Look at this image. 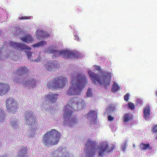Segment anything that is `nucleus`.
Returning a JSON list of instances; mask_svg holds the SVG:
<instances>
[{
	"mask_svg": "<svg viewBox=\"0 0 157 157\" xmlns=\"http://www.w3.org/2000/svg\"><path fill=\"white\" fill-rule=\"evenodd\" d=\"M58 94H48L46 97V100L51 103H54L57 100Z\"/></svg>",
	"mask_w": 157,
	"mask_h": 157,
	"instance_id": "19",
	"label": "nucleus"
},
{
	"mask_svg": "<svg viewBox=\"0 0 157 157\" xmlns=\"http://www.w3.org/2000/svg\"><path fill=\"white\" fill-rule=\"evenodd\" d=\"M76 32V31H75L74 33L75 39L76 40L78 41H80V39L79 38V37L78 36V34H77V33Z\"/></svg>",
	"mask_w": 157,
	"mask_h": 157,
	"instance_id": "36",
	"label": "nucleus"
},
{
	"mask_svg": "<svg viewBox=\"0 0 157 157\" xmlns=\"http://www.w3.org/2000/svg\"><path fill=\"white\" fill-rule=\"evenodd\" d=\"M110 128H112V129L113 130L112 132H114L115 131V130L116 129V128H115L114 127V126L113 125H111L110 126Z\"/></svg>",
	"mask_w": 157,
	"mask_h": 157,
	"instance_id": "44",
	"label": "nucleus"
},
{
	"mask_svg": "<svg viewBox=\"0 0 157 157\" xmlns=\"http://www.w3.org/2000/svg\"><path fill=\"white\" fill-rule=\"evenodd\" d=\"M76 105L78 109L80 110L85 106L86 103L83 100L78 97L70 101L69 104L67 105L63 110V124L64 126H71L78 121V118L72 115L73 109Z\"/></svg>",
	"mask_w": 157,
	"mask_h": 157,
	"instance_id": "2",
	"label": "nucleus"
},
{
	"mask_svg": "<svg viewBox=\"0 0 157 157\" xmlns=\"http://www.w3.org/2000/svg\"><path fill=\"white\" fill-rule=\"evenodd\" d=\"M27 50L26 51V53L28 58L30 60V61H32L33 58V57L34 56H36V54L34 52H30L29 51L30 50Z\"/></svg>",
	"mask_w": 157,
	"mask_h": 157,
	"instance_id": "27",
	"label": "nucleus"
},
{
	"mask_svg": "<svg viewBox=\"0 0 157 157\" xmlns=\"http://www.w3.org/2000/svg\"><path fill=\"white\" fill-rule=\"evenodd\" d=\"M156 95H157V91H156Z\"/></svg>",
	"mask_w": 157,
	"mask_h": 157,
	"instance_id": "51",
	"label": "nucleus"
},
{
	"mask_svg": "<svg viewBox=\"0 0 157 157\" xmlns=\"http://www.w3.org/2000/svg\"><path fill=\"white\" fill-rule=\"evenodd\" d=\"M28 154L27 147H22L20 148L16 157H27Z\"/></svg>",
	"mask_w": 157,
	"mask_h": 157,
	"instance_id": "17",
	"label": "nucleus"
},
{
	"mask_svg": "<svg viewBox=\"0 0 157 157\" xmlns=\"http://www.w3.org/2000/svg\"><path fill=\"white\" fill-rule=\"evenodd\" d=\"M4 11V10L2 8H0V14L2 12Z\"/></svg>",
	"mask_w": 157,
	"mask_h": 157,
	"instance_id": "46",
	"label": "nucleus"
},
{
	"mask_svg": "<svg viewBox=\"0 0 157 157\" xmlns=\"http://www.w3.org/2000/svg\"><path fill=\"white\" fill-rule=\"evenodd\" d=\"M91 90V89L89 88L87 92L86 93V95L88 97H91L92 96V93Z\"/></svg>",
	"mask_w": 157,
	"mask_h": 157,
	"instance_id": "34",
	"label": "nucleus"
},
{
	"mask_svg": "<svg viewBox=\"0 0 157 157\" xmlns=\"http://www.w3.org/2000/svg\"><path fill=\"white\" fill-rule=\"evenodd\" d=\"M59 67V65L56 62L52 61H48L45 65V68L49 71L52 70L54 68H58Z\"/></svg>",
	"mask_w": 157,
	"mask_h": 157,
	"instance_id": "15",
	"label": "nucleus"
},
{
	"mask_svg": "<svg viewBox=\"0 0 157 157\" xmlns=\"http://www.w3.org/2000/svg\"><path fill=\"white\" fill-rule=\"evenodd\" d=\"M96 152V149H86V157H94Z\"/></svg>",
	"mask_w": 157,
	"mask_h": 157,
	"instance_id": "23",
	"label": "nucleus"
},
{
	"mask_svg": "<svg viewBox=\"0 0 157 157\" xmlns=\"http://www.w3.org/2000/svg\"><path fill=\"white\" fill-rule=\"evenodd\" d=\"M36 56L37 57V59H34L35 58H33V59H32V61H34V62H38L39 61H40V56H38V55H36Z\"/></svg>",
	"mask_w": 157,
	"mask_h": 157,
	"instance_id": "38",
	"label": "nucleus"
},
{
	"mask_svg": "<svg viewBox=\"0 0 157 157\" xmlns=\"http://www.w3.org/2000/svg\"><path fill=\"white\" fill-rule=\"evenodd\" d=\"M10 90V86L8 83L0 82V95H4Z\"/></svg>",
	"mask_w": 157,
	"mask_h": 157,
	"instance_id": "13",
	"label": "nucleus"
},
{
	"mask_svg": "<svg viewBox=\"0 0 157 157\" xmlns=\"http://www.w3.org/2000/svg\"><path fill=\"white\" fill-rule=\"evenodd\" d=\"M117 110L116 106L113 104H110L106 108V111L108 113L115 112Z\"/></svg>",
	"mask_w": 157,
	"mask_h": 157,
	"instance_id": "24",
	"label": "nucleus"
},
{
	"mask_svg": "<svg viewBox=\"0 0 157 157\" xmlns=\"http://www.w3.org/2000/svg\"><path fill=\"white\" fill-rule=\"evenodd\" d=\"M1 145V143L0 142V146Z\"/></svg>",
	"mask_w": 157,
	"mask_h": 157,
	"instance_id": "49",
	"label": "nucleus"
},
{
	"mask_svg": "<svg viewBox=\"0 0 157 157\" xmlns=\"http://www.w3.org/2000/svg\"><path fill=\"white\" fill-rule=\"evenodd\" d=\"M36 84V81L33 78H30L29 80L23 83V85L26 87L27 88H29L31 87L34 88Z\"/></svg>",
	"mask_w": 157,
	"mask_h": 157,
	"instance_id": "16",
	"label": "nucleus"
},
{
	"mask_svg": "<svg viewBox=\"0 0 157 157\" xmlns=\"http://www.w3.org/2000/svg\"><path fill=\"white\" fill-rule=\"evenodd\" d=\"M76 11L78 13H80L82 11V9L81 8L78 6L76 7Z\"/></svg>",
	"mask_w": 157,
	"mask_h": 157,
	"instance_id": "42",
	"label": "nucleus"
},
{
	"mask_svg": "<svg viewBox=\"0 0 157 157\" xmlns=\"http://www.w3.org/2000/svg\"><path fill=\"white\" fill-rule=\"evenodd\" d=\"M23 42L29 43L33 41V39L31 35L29 34H26L25 36L21 38Z\"/></svg>",
	"mask_w": 157,
	"mask_h": 157,
	"instance_id": "22",
	"label": "nucleus"
},
{
	"mask_svg": "<svg viewBox=\"0 0 157 157\" xmlns=\"http://www.w3.org/2000/svg\"><path fill=\"white\" fill-rule=\"evenodd\" d=\"M45 52L48 54H52L53 58L61 56L64 58H75L81 57V54L77 51H72L68 49L59 51L55 45L48 47L45 50Z\"/></svg>",
	"mask_w": 157,
	"mask_h": 157,
	"instance_id": "4",
	"label": "nucleus"
},
{
	"mask_svg": "<svg viewBox=\"0 0 157 157\" xmlns=\"http://www.w3.org/2000/svg\"><path fill=\"white\" fill-rule=\"evenodd\" d=\"M80 69L74 65L70 66L68 69V73L71 77V84L67 90V94L70 95L80 94L83 86L87 84L86 76L80 71Z\"/></svg>",
	"mask_w": 157,
	"mask_h": 157,
	"instance_id": "1",
	"label": "nucleus"
},
{
	"mask_svg": "<svg viewBox=\"0 0 157 157\" xmlns=\"http://www.w3.org/2000/svg\"><path fill=\"white\" fill-rule=\"evenodd\" d=\"M66 150L62 147H60L56 150H54L50 154V157H60Z\"/></svg>",
	"mask_w": 157,
	"mask_h": 157,
	"instance_id": "12",
	"label": "nucleus"
},
{
	"mask_svg": "<svg viewBox=\"0 0 157 157\" xmlns=\"http://www.w3.org/2000/svg\"><path fill=\"white\" fill-rule=\"evenodd\" d=\"M119 89V87L117 84L116 82H114L113 83V86L112 89V91L113 92H115L118 90Z\"/></svg>",
	"mask_w": 157,
	"mask_h": 157,
	"instance_id": "30",
	"label": "nucleus"
},
{
	"mask_svg": "<svg viewBox=\"0 0 157 157\" xmlns=\"http://www.w3.org/2000/svg\"><path fill=\"white\" fill-rule=\"evenodd\" d=\"M133 147H135V144H134L133 145Z\"/></svg>",
	"mask_w": 157,
	"mask_h": 157,
	"instance_id": "50",
	"label": "nucleus"
},
{
	"mask_svg": "<svg viewBox=\"0 0 157 157\" xmlns=\"http://www.w3.org/2000/svg\"><path fill=\"white\" fill-rule=\"evenodd\" d=\"M46 107L45 106V104L43 105L42 106V108L48 111L52 108V106L46 104Z\"/></svg>",
	"mask_w": 157,
	"mask_h": 157,
	"instance_id": "33",
	"label": "nucleus"
},
{
	"mask_svg": "<svg viewBox=\"0 0 157 157\" xmlns=\"http://www.w3.org/2000/svg\"><path fill=\"white\" fill-rule=\"evenodd\" d=\"M129 94L128 93H127L126 95H125L124 97V100L128 101L129 99Z\"/></svg>",
	"mask_w": 157,
	"mask_h": 157,
	"instance_id": "41",
	"label": "nucleus"
},
{
	"mask_svg": "<svg viewBox=\"0 0 157 157\" xmlns=\"http://www.w3.org/2000/svg\"><path fill=\"white\" fill-rule=\"evenodd\" d=\"M6 14H7V12L6 13Z\"/></svg>",
	"mask_w": 157,
	"mask_h": 157,
	"instance_id": "53",
	"label": "nucleus"
},
{
	"mask_svg": "<svg viewBox=\"0 0 157 157\" xmlns=\"http://www.w3.org/2000/svg\"><path fill=\"white\" fill-rule=\"evenodd\" d=\"M67 81V78L63 76L58 77L56 78L52 82H49L47 86L49 88H61L66 85Z\"/></svg>",
	"mask_w": 157,
	"mask_h": 157,
	"instance_id": "8",
	"label": "nucleus"
},
{
	"mask_svg": "<svg viewBox=\"0 0 157 157\" xmlns=\"http://www.w3.org/2000/svg\"><path fill=\"white\" fill-rule=\"evenodd\" d=\"M128 107L131 109H133L135 108L134 105L133 103L129 102L128 103Z\"/></svg>",
	"mask_w": 157,
	"mask_h": 157,
	"instance_id": "35",
	"label": "nucleus"
},
{
	"mask_svg": "<svg viewBox=\"0 0 157 157\" xmlns=\"http://www.w3.org/2000/svg\"><path fill=\"white\" fill-rule=\"evenodd\" d=\"M4 21V20H2V21H1V22H3V21Z\"/></svg>",
	"mask_w": 157,
	"mask_h": 157,
	"instance_id": "48",
	"label": "nucleus"
},
{
	"mask_svg": "<svg viewBox=\"0 0 157 157\" xmlns=\"http://www.w3.org/2000/svg\"><path fill=\"white\" fill-rule=\"evenodd\" d=\"M132 118V116L129 113H126L124 116L123 118V121L124 124L128 123L131 120Z\"/></svg>",
	"mask_w": 157,
	"mask_h": 157,
	"instance_id": "25",
	"label": "nucleus"
},
{
	"mask_svg": "<svg viewBox=\"0 0 157 157\" xmlns=\"http://www.w3.org/2000/svg\"><path fill=\"white\" fill-rule=\"evenodd\" d=\"M6 115L5 111L2 109H0V122L3 123L6 121Z\"/></svg>",
	"mask_w": 157,
	"mask_h": 157,
	"instance_id": "26",
	"label": "nucleus"
},
{
	"mask_svg": "<svg viewBox=\"0 0 157 157\" xmlns=\"http://www.w3.org/2000/svg\"><path fill=\"white\" fill-rule=\"evenodd\" d=\"M46 44L45 41L42 40L40 42H38L36 44H34L33 45V46L35 48H38Z\"/></svg>",
	"mask_w": 157,
	"mask_h": 157,
	"instance_id": "28",
	"label": "nucleus"
},
{
	"mask_svg": "<svg viewBox=\"0 0 157 157\" xmlns=\"http://www.w3.org/2000/svg\"><path fill=\"white\" fill-rule=\"evenodd\" d=\"M60 133L55 129L46 133L44 136L42 143L46 147L55 145L59 142L60 136Z\"/></svg>",
	"mask_w": 157,
	"mask_h": 157,
	"instance_id": "5",
	"label": "nucleus"
},
{
	"mask_svg": "<svg viewBox=\"0 0 157 157\" xmlns=\"http://www.w3.org/2000/svg\"><path fill=\"white\" fill-rule=\"evenodd\" d=\"M96 141L90 139L87 140L86 144V149H96Z\"/></svg>",
	"mask_w": 157,
	"mask_h": 157,
	"instance_id": "21",
	"label": "nucleus"
},
{
	"mask_svg": "<svg viewBox=\"0 0 157 157\" xmlns=\"http://www.w3.org/2000/svg\"><path fill=\"white\" fill-rule=\"evenodd\" d=\"M88 119L91 123L95 124L97 122V112L95 111H90L89 112L87 116Z\"/></svg>",
	"mask_w": 157,
	"mask_h": 157,
	"instance_id": "14",
	"label": "nucleus"
},
{
	"mask_svg": "<svg viewBox=\"0 0 157 157\" xmlns=\"http://www.w3.org/2000/svg\"><path fill=\"white\" fill-rule=\"evenodd\" d=\"M149 144H145L143 143H141L140 145V148L141 150H146L149 147Z\"/></svg>",
	"mask_w": 157,
	"mask_h": 157,
	"instance_id": "32",
	"label": "nucleus"
},
{
	"mask_svg": "<svg viewBox=\"0 0 157 157\" xmlns=\"http://www.w3.org/2000/svg\"><path fill=\"white\" fill-rule=\"evenodd\" d=\"M71 29H72V28L71 27Z\"/></svg>",
	"mask_w": 157,
	"mask_h": 157,
	"instance_id": "54",
	"label": "nucleus"
},
{
	"mask_svg": "<svg viewBox=\"0 0 157 157\" xmlns=\"http://www.w3.org/2000/svg\"><path fill=\"white\" fill-rule=\"evenodd\" d=\"M9 44L11 47L14 48H20L22 50L26 49L28 50H30L31 49V47H29L25 44L21 43H16L10 41Z\"/></svg>",
	"mask_w": 157,
	"mask_h": 157,
	"instance_id": "11",
	"label": "nucleus"
},
{
	"mask_svg": "<svg viewBox=\"0 0 157 157\" xmlns=\"http://www.w3.org/2000/svg\"><path fill=\"white\" fill-rule=\"evenodd\" d=\"M128 146V142L127 141H124L121 146V149L124 151H125Z\"/></svg>",
	"mask_w": 157,
	"mask_h": 157,
	"instance_id": "31",
	"label": "nucleus"
},
{
	"mask_svg": "<svg viewBox=\"0 0 157 157\" xmlns=\"http://www.w3.org/2000/svg\"><path fill=\"white\" fill-rule=\"evenodd\" d=\"M136 105L139 106H141L142 105V101L140 99H136Z\"/></svg>",
	"mask_w": 157,
	"mask_h": 157,
	"instance_id": "37",
	"label": "nucleus"
},
{
	"mask_svg": "<svg viewBox=\"0 0 157 157\" xmlns=\"http://www.w3.org/2000/svg\"><path fill=\"white\" fill-rule=\"evenodd\" d=\"M0 157H7L6 155H2L1 156H0Z\"/></svg>",
	"mask_w": 157,
	"mask_h": 157,
	"instance_id": "47",
	"label": "nucleus"
},
{
	"mask_svg": "<svg viewBox=\"0 0 157 157\" xmlns=\"http://www.w3.org/2000/svg\"><path fill=\"white\" fill-rule=\"evenodd\" d=\"M28 69L25 66L18 67L13 75V81L16 83H21L23 79L28 77Z\"/></svg>",
	"mask_w": 157,
	"mask_h": 157,
	"instance_id": "6",
	"label": "nucleus"
},
{
	"mask_svg": "<svg viewBox=\"0 0 157 157\" xmlns=\"http://www.w3.org/2000/svg\"><path fill=\"white\" fill-rule=\"evenodd\" d=\"M31 17H28L27 16H25L24 17H19V19L20 20H24V19H30V18Z\"/></svg>",
	"mask_w": 157,
	"mask_h": 157,
	"instance_id": "43",
	"label": "nucleus"
},
{
	"mask_svg": "<svg viewBox=\"0 0 157 157\" xmlns=\"http://www.w3.org/2000/svg\"><path fill=\"white\" fill-rule=\"evenodd\" d=\"M94 67L100 74L96 73L92 70L88 71L89 76L92 83L95 84L99 83L104 87L109 86L113 74L107 71L101 70L99 66L94 65Z\"/></svg>",
	"mask_w": 157,
	"mask_h": 157,
	"instance_id": "3",
	"label": "nucleus"
},
{
	"mask_svg": "<svg viewBox=\"0 0 157 157\" xmlns=\"http://www.w3.org/2000/svg\"><path fill=\"white\" fill-rule=\"evenodd\" d=\"M151 130L154 132H157V124L153 125L152 127Z\"/></svg>",
	"mask_w": 157,
	"mask_h": 157,
	"instance_id": "39",
	"label": "nucleus"
},
{
	"mask_svg": "<svg viewBox=\"0 0 157 157\" xmlns=\"http://www.w3.org/2000/svg\"><path fill=\"white\" fill-rule=\"evenodd\" d=\"M25 118L26 123L31 125V129L29 130V134H28V136L30 137H33L36 130V127L35 124L36 121L35 115L33 114L31 111L29 110L25 114Z\"/></svg>",
	"mask_w": 157,
	"mask_h": 157,
	"instance_id": "7",
	"label": "nucleus"
},
{
	"mask_svg": "<svg viewBox=\"0 0 157 157\" xmlns=\"http://www.w3.org/2000/svg\"><path fill=\"white\" fill-rule=\"evenodd\" d=\"M1 35V32H0V36Z\"/></svg>",
	"mask_w": 157,
	"mask_h": 157,
	"instance_id": "52",
	"label": "nucleus"
},
{
	"mask_svg": "<svg viewBox=\"0 0 157 157\" xmlns=\"http://www.w3.org/2000/svg\"><path fill=\"white\" fill-rule=\"evenodd\" d=\"M44 31L42 30L37 31L36 36L39 39H44Z\"/></svg>",
	"mask_w": 157,
	"mask_h": 157,
	"instance_id": "29",
	"label": "nucleus"
},
{
	"mask_svg": "<svg viewBox=\"0 0 157 157\" xmlns=\"http://www.w3.org/2000/svg\"><path fill=\"white\" fill-rule=\"evenodd\" d=\"M9 124L10 126L14 129L17 130L18 129V122L16 119H10Z\"/></svg>",
	"mask_w": 157,
	"mask_h": 157,
	"instance_id": "20",
	"label": "nucleus"
},
{
	"mask_svg": "<svg viewBox=\"0 0 157 157\" xmlns=\"http://www.w3.org/2000/svg\"><path fill=\"white\" fill-rule=\"evenodd\" d=\"M44 39L45 38L48 37L50 35V34L47 32H44Z\"/></svg>",
	"mask_w": 157,
	"mask_h": 157,
	"instance_id": "40",
	"label": "nucleus"
},
{
	"mask_svg": "<svg viewBox=\"0 0 157 157\" xmlns=\"http://www.w3.org/2000/svg\"><path fill=\"white\" fill-rule=\"evenodd\" d=\"M6 107L7 111L10 113L15 112L17 110V105L16 101L12 98L6 100Z\"/></svg>",
	"mask_w": 157,
	"mask_h": 157,
	"instance_id": "10",
	"label": "nucleus"
},
{
	"mask_svg": "<svg viewBox=\"0 0 157 157\" xmlns=\"http://www.w3.org/2000/svg\"><path fill=\"white\" fill-rule=\"evenodd\" d=\"M151 109L149 105H147L143 109V117L145 120H147L150 118Z\"/></svg>",
	"mask_w": 157,
	"mask_h": 157,
	"instance_id": "18",
	"label": "nucleus"
},
{
	"mask_svg": "<svg viewBox=\"0 0 157 157\" xmlns=\"http://www.w3.org/2000/svg\"><path fill=\"white\" fill-rule=\"evenodd\" d=\"M115 147V145L113 144L110 147L109 142L107 141L100 143L97 149L98 155L103 156L105 153L110 152L113 151Z\"/></svg>",
	"mask_w": 157,
	"mask_h": 157,
	"instance_id": "9",
	"label": "nucleus"
},
{
	"mask_svg": "<svg viewBox=\"0 0 157 157\" xmlns=\"http://www.w3.org/2000/svg\"><path fill=\"white\" fill-rule=\"evenodd\" d=\"M113 118L110 115L108 116V119L109 121H112L113 120Z\"/></svg>",
	"mask_w": 157,
	"mask_h": 157,
	"instance_id": "45",
	"label": "nucleus"
}]
</instances>
